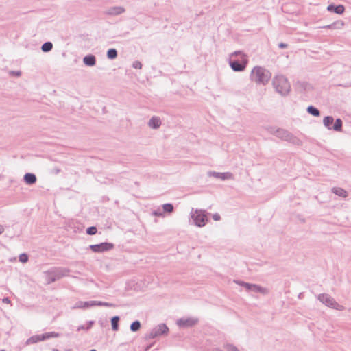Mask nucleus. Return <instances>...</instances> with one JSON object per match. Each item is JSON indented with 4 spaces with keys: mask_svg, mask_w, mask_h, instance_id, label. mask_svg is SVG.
<instances>
[{
    "mask_svg": "<svg viewBox=\"0 0 351 351\" xmlns=\"http://www.w3.org/2000/svg\"><path fill=\"white\" fill-rule=\"evenodd\" d=\"M271 77V73L269 71L265 69L262 66H255L250 75L251 80L256 84L265 85L268 83Z\"/></svg>",
    "mask_w": 351,
    "mask_h": 351,
    "instance_id": "obj_3",
    "label": "nucleus"
},
{
    "mask_svg": "<svg viewBox=\"0 0 351 351\" xmlns=\"http://www.w3.org/2000/svg\"><path fill=\"white\" fill-rule=\"evenodd\" d=\"M152 215L156 217H163V212L160 208L152 212Z\"/></svg>",
    "mask_w": 351,
    "mask_h": 351,
    "instance_id": "obj_36",
    "label": "nucleus"
},
{
    "mask_svg": "<svg viewBox=\"0 0 351 351\" xmlns=\"http://www.w3.org/2000/svg\"><path fill=\"white\" fill-rule=\"evenodd\" d=\"M38 335V338H39V341H45L47 339H49V337H48V332H45V333H43V334H41V335Z\"/></svg>",
    "mask_w": 351,
    "mask_h": 351,
    "instance_id": "obj_35",
    "label": "nucleus"
},
{
    "mask_svg": "<svg viewBox=\"0 0 351 351\" xmlns=\"http://www.w3.org/2000/svg\"><path fill=\"white\" fill-rule=\"evenodd\" d=\"M163 213H171L174 210V206L172 204L167 203L162 205Z\"/></svg>",
    "mask_w": 351,
    "mask_h": 351,
    "instance_id": "obj_28",
    "label": "nucleus"
},
{
    "mask_svg": "<svg viewBox=\"0 0 351 351\" xmlns=\"http://www.w3.org/2000/svg\"><path fill=\"white\" fill-rule=\"evenodd\" d=\"M67 271L62 267H53L45 272V278L47 284L56 282L65 276Z\"/></svg>",
    "mask_w": 351,
    "mask_h": 351,
    "instance_id": "obj_4",
    "label": "nucleus"
},
{
    "mask_svg": "<svg viewBox=\"0 0 351 351\" xmlns=\"http://www.w3.org/2000/svg\"><path fill=\"white\" fill-rule=\"evenodd\" d=\"M220 215L217 213H215L213 215V219L215 220V221H219L220 219Z\"/></svg>",
    "mask_w": 351,
    "mask_h": 351,
    "instance_id": "obj_41",
    "label": "nucleus"
},
{
    "mask_svg": "<svg viewBox=\"0 0 351 351\" xmlns=\"http://www.w3.org/2000/svg\"><path fill=\"white\" fill-rule=\"evenodd\" d=\"M39 341V338L38 335H33L27 339L25 344L30 345L38 343Z\"/></svg>",
    "mask_w": 351,
    "mask_h": 351,
    "instance_id": "obj_29",
    "label": "nucleus"
},
{
    "mask_svg": "<svg viewBox=\"0 0 351 351\" xmlns=\"http://www.w3.org/2000/svg\"><path fill=\"white\" fill-rule=\"evenodd\" d=\"M224 348H226L228 351H239V350L232 343H226L223 346Z\"/></svg>",
    "mask_w": 351,
    "mask_h": 351,
    "instance_id": "obj_30",
    "label": "nucleus"
},
{
    "mask_svg": "<svg viewBox=\"0 0 351 351\" xmlns=\"http://www.w3.org/2000/svg\"><path fill=\"white\" fill-rule=\"evenodd\" d=\"M106 55L108 59L114 60L117 57L118 53L117 49L112 48L108 50Z\"/></svg>",
    "mask_w": 351,
    "mask_h": 351,
    "instance_id": "obj_26",
    "label": "nucleus"
},
{
    "mask_svg": "<svg viewBox=\"0 0 351 351\" xmlns=\"http://www.w3.org/2000/svg\"><path fill=\"white\" fill-rule=\"evenodd\" d=\"M114 247L113 243L104 242L99 244L90 245L89 247L94 252H104L111 250Z\"/></svg>",
    "mask_w": 351,
    "mask_h": 351,
    "instance_id": "obj_10",
    "label": "nucleus"
},
{
    "mask_svg": "<svg viewBox=\"0 0 351 351\" xmlns=\"http://www.w3.org/2000/svg\"><path fill=\"white\" fill-rule=\"evenodd\" d=\"M327 10L329 12H333L338 14H342L344 12L345 8L342 5H335L333 4H330L327 7Z\"/></svg>",
    "mask_w": 351,
    "mask_h": 351,
    "instance_id": "obj_15",
    "label": "nucleus"
},
{
    "mask_svg": "<svg viewBox=\"0 0 351 351\" xmlns=\"http://www.w3.org/2000/svg\"><path fill=\"white\" fill-rule=\"evenodd\" d=\"M97 306H108V307H114L115 306V304H114L112 303L101 302V301H97Z\"/></svg>",
    "mask_w": 351,
    "mask_h": 351,
    "instance_id": "obj_31",
    "label": "nucleus"
},
{
    "mask_svg": "<svg viewBox=\"0 0 351 351\" xmlns=\"http://www.w3.org/2000/svg\"><path fill=\"white\" fill-rule=\"evenodd\" d=\"M169 332V328L165 324H160L151 330L149 333L145 335V340H149L161 335H167Z\"/></svg>",
    "mask_w": 351,
    "mask_h": 351,
    "instance_id": "obj_7",
    "label": "nucleus"
},
{
    "mask_svg": "<svg viewBox=\"0 0 351 351\" xmlns=\"http://www.w3.org/2000/svg\"><path fill=\"white\" fill-rule=\"evenodd\" d=\"M119 320H120V317L117 315H115L111 318V326H112V330L113 331H117L119 330Z\"/></svg>",
    "mask_w": 351,
    "mask_h": 351,
    "instance_id": "obj_21",
    "label": "nucleus"
},
{
    "mask_svg": "<svg viewBox=\"0 0 351 351\" xmlns=\"http://www.w3.org/2000/svg\"><path fill=\"white\" fill-rule=\"evenodd\" d=\"M83 62L88 66H93L96 64V58L92 54L87 55L84 57Z\"/></svg>",
    "mask_w": 351,
    "mask_h": 351,
    "instance_id": "obj_16",
    "label": "nucleus"
},
{
    "mask_svg": "<svg viewBox=\"0 0 351 351\" xmlns=\"http://www.w3.org/2000/svg\"><path fill=\"white\" fill-rule=\"evenodd\" d=\"M247 59L241 51H236L231 53L229 58V64L234 71H243L247 65Z\"/></svg>",
    "mask_w": 351,
    "mask_h": 351,
    "instance_id": "obj_1",
    "label": "nucleus"
},
{
    "mask_svg": "<svg viewBox=\"0 0 351 351\" xmlns=\"http://www.w3.org/2000/svg\"><path fill=\"white\" fill-rule=\"evenodd\" d=\"M208 176L209 177H214L216 178L221 179V180H231L234 179V176L230 172H215V171H208Z\"/></svg>",
    "mask_w": 351,
    "mask_h": 351,
    "instance_id": "obj_11",
    "label": "nucleus"
},
{
    "mask_svg": "<svg viewBox=\"0 0 351 351\" xmlns=\"http://www.w3.org/2000/svg\"><path fill=\"white\" fill-rule=\"evenodd\" d=\"M272 86L276 93L282 97L287 96L291 90V84L287 78L282 75L274 77Z\"/></svg>",
    "mask_w": 351,
    "mask_h": 351,
    "instance_id": "obj_2",
    "label": "nucleus"
},
{
    "mask_svg": "<svg viewBox=\"0 0 351 351\" xmlns=\"http://www.w3.org/2000/svg\"><path fill=\"white\" fill-rule=\"evenodd\" d=\"M48 337L49 338H55V337H60V334L56 332H48Z\"/></svg>",
    "mask_w": 351,
    "mask_h": 351,
    "instance_id": "obj_38",
    "label": "nucleus"
},
{
    "mask_svg": "<svg viewBox=\"0 0 351 351\" xmlns=\"http://www.w3.org/2000/svg\"><path fill=\"white\" fill-rule=\"evenodd\" d=\"M148 125L153 129L159 128L161 125L160 119L158 117H152L148 122Z\"/></svg>",
    "mask_w": 351,
    "mask_h": 351,
    "instance_id": "obj_17",
    "label": "nucleus"
},
{
    "mask_svg": "<svg viewBox=\"0 0 351 351\" xmlns=\"http://www.w3.org/2000/svg\"><path fill=\"white\" fill-rule=\"evenodd\" d=\"M343 25H344V23L343 21H339L334 22L332 24L323 26L322 27L325 28V29H336V28L340 29L341 27L343 26Z\"/></svg>",
    "mask_w": 351,
    "mask_h": 351,
    "instance_id": "obj_22",
    "label": "nucleus"
},
{
    "mask_svg": "<svg viewBox=\"0 0 351 351\" xmlns=\"http://www.w3.org/2000/svg\"><path fill=\"white\" fill-rule=\"evenodd\" d=\"M95 322L94 321H88L87 322V326H86V330H89L94 324Z\"/></svg>",
    "mask_w": 351,
    "mask_h": 351,
    "instance_id": "obj_40",
    "label": "nucleus"
},
{
    "mask_svg": "<svg viewBox=\"0 0 351 351\" xmlns=\"http://www.w3.org/2000/svg\"><path fill=\"white\" fill-rule=\"evenodd\" d=\"M234 282L237 284H238L239 285H245V286H247V285H256L255 284H252V283H248V282H239L237 280H234Z\"/></svg>",
    "mask_w": 351,
    "mask_h": 351,
    "instance_id": "obj_39",
    "label": "nucleus"
},
{
    "mask_svg": "<svg viewBox=\"0 0 351 351\" xmlns=\"http://www.w3.org/2000/svg\"><path fill=\"white\" fill-rule=\"evenodd\" d=\"M132 67L136 69H141L142 68V64L139 61H134L132 64Z\"/></svg>",
    "mask_w": 351,
    "mask_h": 351,
    "instance_id": "obj_37",
    "label": "nucleus"
},
{
    "mask_svg": "<svg viewBox=\"0 0 351 351\" xmlns=\"http://www.w3.org/2000/svg\"><path fill=\"white\" fill-rule=\"evenodd\" d=\"M125 9L122 6H113L108 8L105 12V14L109 16H118L124 13Z\"/></svg>",
    "mask_w": 351,
    "mask_h": 351,
    "instance_id": "obj_13",
    "label": "nucleus"
},
{
    "mask_svg": "<svg viewBox=\"0 0 351 351\" xmlns=\"http://www.w3.org/2000/svg\"><path fill=\"white\" fill-rule=\"evenodd\" d=\"M343 122L339 118L337 119L332 125V130L337 132H341L342 130Z\"/></svg>",
    "mask_w": 351,
    "mask_h": 351,
    "instance_id": "obj_23",
    "label": "nucleus"
},
{
    "mask_svg": "<svg viewBox=\"0 0 351 351\" xmlns=\"http://www.w3.org/2000/svg\"><path fill=\"white\" fill-rule=\"evenodd\" d=\"M23 180L27 184L31 185L35 184L37 179L36 176L34 173H27L25 174Z\"/></svg>",
    "mask_w": 351,
    "mask_h": 351,
    "instance_id": "obj_18",
    "label": "nucleus"
},
{
    "mask_svg": "<svg viewBox=\"0 0 351 351\" xmlns=\"http://www.w3.org/2000/svg\"><path fill=\"white\" fill-rule=\"evenodd\" d=\"M19 261L21 263H26L28 261V256L26 254H21L19 256Z\"/></svg>",
    "mask_w": 351,
    "mask_h": 351,
    "instance_id": "obj_34",
    "label": "nucleus"
},
{
    "mask_svg": "<svg viewBox=\"0 0 351 351\" xmlns=\"http://www.w3.org/2000/svg\"><path fill=\"white\" fill-rule=\"evenodd\" d=\"M276 136L282 140L288 141L294 145H299L301 143V141L299 138L285 129L278 128V130H277Z\"/></svg>",
    "mask_w": 351,
    "mask_h": 351,
    "instance_id": "obj_8",
    "label": "nucleus"
},
{
    "mask_svg": "<svg viewBox=\"0 0 351 351\" xmlns=\"http://www.w3.org/2000/svg\"><path fill=\"white\" fill-rule=\"evenodd\" d=\"M4 231V227L0 224V234H2Z\"/></svg>",
    "mask_w": 351,
    "mask_h": 351,
    "instance_id": "obj_46",
    "label": "nucleus"
},
{
    "mask_svg": "<svg viewBox=\"0 0 351 351\" xmlns=\"http://www.w3.org/2000/svg\"><path fill=\"white\" fill-rule=\"evenodd\" d=\"M332 191L339 197H346L348 196V193L342 188L334 187L332 189Z\"/></svg>",
    "mask_w": 351,
    "mask_h": 351,
    "instance_id": "obj_20",
    "label": "nucleus"
},
{
    "mask_svg": "<svg viewBox=\"0 0 351 351\" xmlns=\"http://www.w3.org/2000/svg\"><path fill=\"white\" fill-rule=\"evenodd\" d=\"M97 228L95 226L88 227L86 229V233L89 235H94L97 233Z\"/></svg>",
    "mask_w": 351,
    "mask_h": 351,
    "instance_id": "obj_32",
    "label": "nucleus"
},
{
    "mask_svg": "<svg viewBox=\"0 0 351 351\" xmlns=\"http://www.w3.org/2000/svg\"><path fill=\"white\" fill-rule=\"evenodd\" d=\"M333 122L334 118L332 116H326L323 119L324 125L328 130H332Z\"/></svg>",
    "mask_w": 351,
    "mask_h": 351,
    "instance_id": "obj_19",
    "label": "nucleus"
},
{
    "mask_svg": "<svg viewBox=\"0 0 351 351\" xmlns=\"http://www.w3.org/2000/svg\"><path fill=\"white\" fill-rule=\"evenodd\" d=\"M306 110L310 114L314 117H319L320 115L319 110L313 106H308Z\"/></svg>",
    "mask_w": 351,
    "mask_h": 351,
    "instance_id": "obj_24",
    "label": "nucleus"
},
{
    "mask_svg": "<svg viewBox=\"0 0 351 351\" xmlns=\"http://www.w3.org/2000/svg\"><path fill=\"white\" fill-rule=\"evenodd\" d=\"M245 291L250 294L262 293L266 294L269 292L266 287H244Z\"/></svg>",
    "mask_w": 351,
    "mask_h": 351,
    "instance_id": "obj_12",
    "label": "nucleus"
},
{
    "mask_svg": "<svg viewBox=\"0 0 351 351\" xmlns=\"http://www.w3.org/2000/svg\"><path fill=\"white\" fill-rule=\"evenodd\" d=\"M317 299L326 306L338 310L343 311L345 307L342 305H340L337 303V302L332 298L330 295L326 293H322L318 295Z\"/></svg>",
    "mask_w": 351,
    "mask_h": 351,
    "instance_id": "obj_6",
    "label": "nucleus"
},
{
    "mask_svg": "<svg viewBox=\"0 0 351 351\" xmlns=\"http://www.w3.org/2000/svg\"><path fill=\"white\" fill-rule=\"evenodd\" d=\"M93 306H97V301H79L75 304V308H88Z\"/></svg>",
    "mask_w": 351,
    "mask_h": 351,
    "instance_id": "obj_14",
    "label": "nucleus"
},
{
    "mask_svg": "<svg viewBox=\"0 0 351 351\" xmlns=\"http://www.w3.org/2000/svg\"><path fill=\"white\" fill-rule=\"evenodd\" d=\"M52 48H53V44L50 41L45 42L41 46V50L43 52H49L52 49Z\"/></svg>",
    "mask_w": 351,
    "mask_h": 351,
    "instance_id": "obj_27",
    "label": "nucleus"
},
{
    "mask_svg": "<svg viewBox=\"0 0 351 351\" xmlns=\"http://www.w3.org/2000/svg\"><path fill=\"white\" fill-rule=\"evenodd\" d=\"M3 302V303H6V304H9L10 303V300L9 299V298L8 297H5L4 298L3 300H2Z\"/></svg>",
    "mask_w": 351,
    "mask_h": 351,
    "instance_id": "obj_44",
    "label": "nucleus"
},
{
    "mask_svg": "<svg viewBox=\"0 0 351 351\" xmlns=\"http://www.w3.org/2000/svg\"><path fill=\"white\" fill-rule=\"evenodd\" d=\"M89 351H97V350H95V349H92V350H89Z\"/></svg>",
    "mask_w": 351,
    "mask_h": 351,
    "instance_id": "obj_52",
    "label": "nucleus"
},
{
    "mask_svg": "<svg viewBox=\"0 0 351 351\" xmlns=\"http://www.w3.org/2000/svg\"><path fill=\"white\" fill-rule=\"evenodd\" d=\"M266 130L269 133L276 136L277 130H278V128H276L275 127L273 126H269L266 128Z\"/></svg>",
    "mask_w": 351,
    "mask_h": 351,
    "instance_id": "obj_33",
    "label": "nucleus"
},
{
    "mask_svg": "<svg viewBox=\"0 0 351 351\" xmlns=\"http://www.w3.org/2000/svg\"><path fill=\"white\" fill-rule=\"evenodd\" d=\"M52 351H58V349H56V348H53V349L52 350Z\"/></svg>",
    "mask_w": 351,
    "mask_h": 351,
    "instance_id": "obj_50",
    "label": "nucleus"
},
{
    "mask_svg": "<svg viewBox=\"0 0 351 351\" xmlns=\"http://www.w3.org/2000/svg\"><path fill=\"white\" fill-rule=\"evenodd\" d=\"M141 327V322L138 320H136L132 322L130 326V329L132 332H137L140 330Z\"/></svg>",
    "mask_w": 351,
    "mask_h": 351,
    "instance_id": "obj_25",
    "label": "nucleus"
},
{
    "mask_svg": "<svg viewBox=\"0 0 351 351\" xmlns=\"http://www.w3.org/2000/svg\"><path fill=\"white\" fill-rule=\"evenodd\" d=\"M65 351H72L71 349H66Z\"/></svg>",
    "mask_w": 351,
    "mask_h": 351,
    "instance_id": "obj_51",
    "label": "nucleus"
},
{
    "mask_svg": "<svg viewBox=\"0 0 351 351\" xmlns=\"http://www.w3.org/2000/svg\"><path fill=\"white\" fill-rule=\"evenodd\" d=\"M302 293H299V295H298V298H302Z\"/></svg>",
    "mask_w": 351,
    "mask_h": 351,
    "instance_id": "obj_49",
    "label": "nucleus"
},
{
    "mask_svg": "<svg viewBox=\"0 0 351 351\" xmlns=\"http://www.w3.org/2000/svg\"><path fill=\"white\" fill-rule=\"evenodd\" d=\"M82 330H86V325L79 326L77 329V331Z\"/></svg>",
    "mask_w": 351,
    "mask_h": 351,
    "instance_id": "obj_43",
    "label": "nucleus"
},
{
    "mask_svg": "<svg viewBox=\"0 0 351 351\" xmlns=\"http://www.w3.org/2000/svg\"><path fill=\"white\" fill-rule=\"evenodd\" d=\"M154 345V343L148 345L146 346V348H145V351H148Z\"/></svg>",
    "mask_w": 351,
    "mask_h": 351,
    "instance_id": "obj_45",
    "label": "nucleus"
},
{
    "mask_svg": "<svg viewBox=\"0 0 351 351\" xmlns=\"http://www.w3.org/2000/svg\"><path fill=\"white\" fill-rule=\"evenodd\" d=\"M190 215L195 226L198 227L204 226L208 221L207 215L204 210L192 208Z\"/></svg>",
    "mask_w": 351,
    "mask_h": 351,
    "instance_id": "obj_5",
    "label": "nucleus"
},
{
    "mask_svg": "<svg viewBox=\"0 0 351 351\" xmlns=\"http://www.w3.org/2000/svg\"><path fill=\"white\" fill-rule=\"evenodd\" d=\"M213 351H223V350H221L220 348H215Z\"/></svg>",
    "mask_w": 351,
    "mask_h": 351,
    "instance_id": "obj_48",
    "label": "nucleus"
},
{
    "mask_svg": "<svg viewBox=\"0 0 351 351\" xmlns=\"http://www.w3.org/2000/svg\"><path fill=\"white\" fill-rule=\"evenodd\" d=\"M13 73H14L15 75H16V76H20L21 75V71L13 72Z\"/></svg>",
    "mask_w": 351,
    "mask_h": 351,
    "instance_id": "obj_47",
    "label": "nucleus"
},
{
    "mask_svg": "<svg viewBox=\"0 0 351 351\" xmlns=\"http://www.w3.org/2000/svg\"><path fill=\"white\" fill-rule=\"evenodd\" d=\"M199 322L197 317H182L177 320V325L181 328H191Z\"/></svg>",
    "mask_w": 351,
    "mask_h": 351,
    "instance_id": "obj_9",
    "label": "nucleus"
},
{
    "mask_svg": "<svg viewBox=\"0 0 351 351\" xmlns=\"http://www.w3.org/2000/svg\"><path fill=\"white\" fill-rule=\"evenodd\" d=\"M278 47L280 49H285V48L287 47V45L286 43H280L278 44Z\"/></svg>",
    "mask_w": 351,
    "mask_h": 351,
    "instance_id": "obj_42",
    "label": "nucleus"
},
{
    "mask_svg": "<svg viewBox=\"0 0 351 351\" xmlns=\"http://www.w3.org/2000/svg\"><path fill=\"white\" fill-rule=\"evenodd\" d=\"M0 351H5V350H1Z\"/></svg>",
    "mask_w": 351,
    "mask_h": 351,
    "instance_id": "obj_53",
    "label": "nucleus"
}]
</instances>
